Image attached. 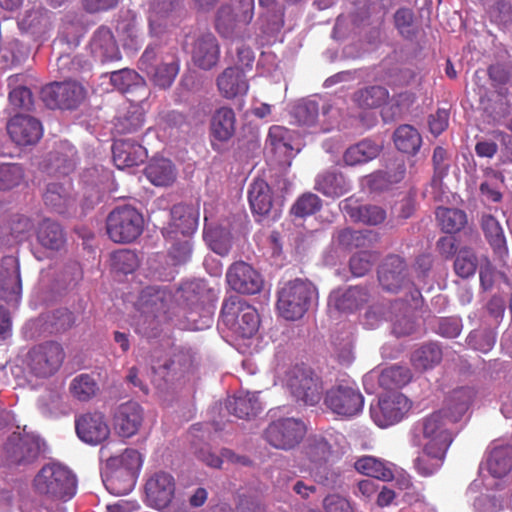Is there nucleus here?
<instances>
[{
    "mask_svg": "<svg viewBox=\"0 0 512 512\" xmlns=\"http://www.w3.org/2000/svg\"><path fill=\"white\" fill-rule=\"evenodd\" d=\"M172 302L173 295L166 287L145 288L137 302V331L148 337L155 336L159 324L170 318Z\"/></svg>",
    "mask_w": 512,
    "mask_h": 512,
    "instance_id": "f257e3e1",
    "label": "nucleus"
},
{
    "mask_svg": "<svg viewBox=\"0 0 512 512\" xmlns=\"http://www.w3.org/2000/svg\"><path fill=\"white\" fill-rule=\"evenodd\" d=\"M445 410H438L416 423L411 431L412 445L446 453L453 441L455 421Z\"/></svg>",
    "mask_w": 512,
    "mask_h": 512,
    "instance_id": "f03ea898",
    "label": "nucleus"
},
{
    "mask_svg": "<svg viewBox=\"0 0 512 512\" xmlns=\"http://www.w3.org/2000/svg\"><path fill=\"white\" fill-rule=\"evenodd\" d=\"M276 377L290 391L296 401L314 406L322 398L323 383L309 367L294 365L287 368L277 367Z\"/></svg>",
    "mask_w": 512,
    "mask_h": 512,
    "instance_id": "7ed1b4c3",
    "label": "nucleus"
},
{
    "mask_svg": "<svg viewBox=\"0 0 512 512\" xmlns=\"http://www.w3.org/2000/svg\"><path fill=\"white\" fill-rule=\"evenodd\" d=\"M37 491L48 497L61 501L70 500L77 489V482L72 472L60 464L44 466L34 480Z\"/></svg>",
    "mask_w": 512,
    "mask_h": 512,
    "instance_id": "20e7f679",
    "label": "nucleus"
},
{
    "mask_svg": "<svg viewBox=\"0 0 512 512\" xmlns=\"http://www.w3.org/2000/svg\"><path fill=\"white\" fill-rule=\"evenodd\" d=\"M316 290L309 281L296 279L286 283L278 292L277 309L286 320L295 321L307 312Z\"/></svg>",
    "mask_w": 512,
    "mask_h": 512,
    "instance_id": "39448f33",
    "label": "nucleus"
},
{
    "mask_svg": "<svg viewBox=\"0 0 512 512\" xmlns=\"http://www.w3.org/2000/svg\"><path fill=\"white\" fill-rule=\"evenodd\" d=\"M221 322L235 335L242 338L252 337L259 328V316L256 309L239 296H230L225 299L221 310Z\"/></svg>",
    "mask_w": 512,
    "mask_h": 512,
    "instance_id": "423d86ee",
    "label": "nucleus"
},
{
    "mask_svg": "<svg viewBox=\"0 0 512 512\" xmlns=\"http://www.w3.org/2000/svg\"><path fill=\"white\" fill-rule=\"evenodd\" d=\"M144 219L140 212L129 205L113 209L107 217V233L115 243H129L143 231Z\"/></svg>",
    "mask_w": 512,
    "mask_h": 512,
    "instance_id": "0eeeda50",
    "label": "nucleus"
},
{
    "mask_svg": "<svg viewBox=\"0 0 512 512\" xmlns=\"http://www.w3.org/2000/svg\"><path fill=\"white\" fill-rule=\"evenodd\" d=\"M411 408L409 399L400 392L381 395L370 405V417L379 428H388L404 419Z\"/></svg>",
    "mask_w": 512,
    "mask_h": 512,
    "instance_id": "6e6552de",
    "label": "nucleus"
},
{
    "mask_svg": "<svg viewBox=\"0 0 512 512\" xmlns=\"http://www.w3.org/2000/svg\"><path fill=\"white\" fill-rule=\"evenodd\" d=\"M64 351L56 342H46L34 346L28 353L27 365L29 374L36 379H47L61 367Z\"/></svg>",
    "mask_w": 512,
    "mask_h": 512,
    "instance_id": "1a4fd4ad",
    "label": "nucleus"
},
{
    "mask_svg": "<svg viewBox=\"0 0 512 512\" xmlns=\"http://www.w3.org/2000/svg\"><path fill=\"white\" fill-rule=\"evenodd\" d=\"M324 404L334 414L353 417L362 411L364 397L353 384L341 383L326 392Z\"/></svg>",
    "mask_w": 512,
    "mask_h": 512,
    "instance_id": "9d476101",
    "label": "nucleus"
},
{
    "mask_svg": "<svg viewBox=\"0 0 512 512\" xmlns=\"http://www.w3.org/2000/svg\"><path fill=\"white\" fill-rule=\"evenodd\" d=\"M145 502L149 507L164 511L171 509L175 498L176 481L165 471L152 473L145 483Z\"/></svg>",
    "mask_w": 512,
    "mask_h": 512,
    "instance_id": "9b49d317",
    "label": "nucleus"
},
{
    "mask_svg": "<svg viewBox=\"0 0 512 512\" xmlns=\"http://www.w3.org/2000/svg\"><path fill=\"white\" fill-rule=\"evenodd\" d=\"M85 97V90L75 81L54 82L41 90V98L45 105L51 109H73Z\"/></svg>",
    "mask_w": 512,
    "mask_h": 512,
    "instance_id": "f8f14e48",
    "label": "nucleus"
},
{
    "mask_svg": "<svg viewBox=\"0 0 512 512\" xmlns=\"http://www.w3.org/2000/svg\"><path fill=\"white\" fill-rule=\"evenodd\" d=\"M213 306L205 304L197 294L185 295V302L176 308L174 315L182 319L183 329L204 330L213 323Z\"/></svg>",
    "mask_w": 512,
    "mask_h": 512,
    "instance_id": "ddd939ff",
    "label": "nucleus"
},
{
    "mask_svg": "<svg viewBox=\"0 0 512 512\" xmlns=\"http://www.w3.org/2000/svg\"><path fill=\"white\" fill-rule=\"evenodd\" d=\"M305 432L304 423L290 417L273 421L266 429L265 436L273 447L287 450L299 444Z\"/></svg>",
    "mask_w": 512,
    "mask_h": 512,
    "instance_id": "4468645a",
    "label": "nucleus"
},
{
    "mask_svg": "<svg viewBox=\"0 0 512 512\" xmlns=\"http://www.w3.org/2000/svg\"><path fill=\"white\" fill-rule=\"evenodd\" d=\"M7 132L11 140L20 146L36 144L43 134L42 124L38 119L26 114H17L7 122Z\"/></svg>",
    "mask_w": 512,
    "mask_h": 512,
    "instance_id": "2eb2a0df",
    "label": "nucleus"
},
{
    "mask_svg": "<svg viewBox=\"0 0 512 512\" xmlns=\"http://www.w3.org/2000/svg\"><path fill=\"white\" fill-rule=\"evenodd\" d=\"M170 216V222L162 232L166 239H176L178 235L189 237L197 228L199 212L192 206L175 205Z\"/></svg>",
    "mask_w": 512,
    "mask_h": 512,
    "instance_id": "dca6fc26",
    "label": "nucleus"
},
{
    "mask_svg": "<svg viewBox=\"0 0 512 512\" xmlns=\"http://www.w3.org/2000/svg\"><path fill=\"white\" fill-rule=\"evenodd\" d=\"M226 279L233 290L242 294H256L263 285L260 274L243 261L235 262L229 267Z\"/></svg>",
    "mask_w": 512,
    "mask_h": 512,
    "instance_id": "f3484780",
    "label": "nucleus"
},
{
    "mask_svg": "<svg viewBox=\"0 0 512 512\" xmlns=\"http://www.w3.org/2000/svg\"><path fill=\"white\" fill-rule=\"evenodd\" d=\"M144 421L143 408L133 401L120 404L113 416L115 432L123 438H130L137 434Z\"/></svg>",
    "mask_w": 512,
    "mask_h": 512,
    "instance_id": "a211bd4d",
    "label": "nucleus"
},
{
    "mask_svg": "<svg viewBox=\"0 0 512 512\" xmlns=\"http://www.w3.org/2000/svg\"><path fill=\"white\" fill-rule=\"evenodd\" d=\"M267 141L274 153L278 155L280 162L288 166L291 164V159L301 150L299 138L293 131L283 126H272L269 129Z\"/></svg>",
    "mask_w": 512,
    "mask_h": 512,
    "instance_id": "6ab92c4d",
    "label": "nucleus"
},
{
    "mask_svg": "<svg viewBox=\"0 0 512 512\" xmlns=\"http://www.w3.org/2000/svg\"><path fill=\"white\" fill-rule=\"evenodd\" d=\"M75 429L79 439L89 445H98L108 438L110 428L101 413H87L76 419Z\"/></svg>",
    "mask_w": 512,
    "mask_h": 512,
    "instance_id": "aec40b11",
    "label": "nucleus"
},
{
    "mask_svg": "<svg viewBox=\"0 0 512 512\" xmlns=\"http://www.w3.org/2000/svg\"><path fill=\"white\" fill-rule=\"evenodd\" d=\"M344 436L336 432L316 435L308 439L305 447L307 458L313 463L327 461L330 456L340 453Z\"/></svg>",
    "mask_w": 512,
    "mask_h": 512,
    "instance_id": "412c9836",
    "label": "nucleus"
},
{
    "mask_svg": "<svg viewBox=\"0 0 512 512\" xmlns=\"http://www.w3.org/2000/svg\"><path fill=\"white\" fill-rule=\"evenodd\" d=\"M22 292L20 266L16 257L6 256L0 262V297L5 301H18Z\"/></svg>",
    "mask_w": 512,
    "mask_h": 512,
    "instance_id": "4be33fe9",
    "label": "nucleus"
},
{
    "mask_svg": "<svg viewBox=\"0 0 512 512\" xmlns=\"http://www.w3.org/2000/svg\"><path fill=\"white\" fill-rule=\"evenodd\" d=\"M485 468L495 479H503V483L512 481V446L494 444L488 451Z\"/></svg>",
    "mask_w": 512,
    "mask_h": 512,
    "instance_id": "5701e85b",
    "label": "nucleus"
},
{
    "mask_svg": "<svg viewBox=\"0 0 512 512\" xmlns=\"http://www.w3.org/2000/svg\"><path fill=\"white\" fill-rule=\"evenodd\" d=\"M111 84L122 93L136 94L129 99L131 102L141 103L149 96V90L144 79L134 70L121 69L110 74Z\"/></svg>",
    "mask_w": 512,
    "mask_h": 512,
    "instance_id": "b1692460",
    "label": "nucleus"
},
{
    "mask_svg": "<svg viewBox=\"0 0 512 512\" xmlns=\"http://www.w3.org/2000/svg\"><path fill=\"white\" fill-rule=\"evenodd\" d=\"M406 266L399 256H389L385 259L378 271L379 283L389 292H397L407 282Z\"/></svg>",
    "mask_w": 512,
    "mask_h": 512,
    "instance_id": "393cba45",
    "label": "nucleus"
},
{
    "mask_svg": "<svg viewBox=\"0 0 512 512\" xmlns=\"http://www.w3.org/2000/svg\"><path fill=\"white\" fill-rule=\"evenodd\" d=\"M7 450L16 463H30L41 451V441L34 434L20 435L14 433L7 443Z\"/></svg>",
    "mask_w": 512,
    "mask_h": 512,
    "instance_id": "a878e982",
    "label": "nucleus"
},
{
    "mask_svg": "<svg viewBox=\"0 0 512 512\" xmlns=\"http://www.w3.org/2000/svg\"><path fill=\"white\" fill-rule=\"evenodd\" d=\"M180 0H153L149 11V27L153 35L161 34L174 23V17L180 9Z\"/></svg>",
    "mask_w": 512,
    "mask_h": 512,
    "instance_id": "bb28decb",
    "label": "nucleus"
},
{
    "mask_svg": "<svg viewBox=\"0 0 512 512\" xmlns=\"http://www.w3.org/2000/svg\"><path fill=\"white\" fill-rule=\"evenodd\" d=\"M113 161L117 168L137 166L147 157L146 149L130 139H118L112 146Z\"/></svg>",
    "mask_w": 512,
    "mask_h": 512,
    "instance_id": "cd10ccee",
    "label": "nucleus"
},
{
    "mask_svg": "<svg viewBox=\"0 0 512 512\" xmlns=\"http://www.w3.org/2000/svg\"><path fill=\"white\" fill-rule=\"evenodd\" d=\"M90 51L100 62L114 61L121 58L119 47L110 29L98 28L90 41Z\"/></svg>",
    "mask_w": 512,
    "mask_h": 512,
    "instance_id": "c85d7f7f",
    "label": "nucleus"
},
{
    "mask_svg": "<svg viewBox=\"0 0 512 512\" xmlns=\"http://www.w3.org/2000/svg\"><path fill=\"white\" fill-rule=\"evenodd\" d=\"M217 87L220 94L227 99L245 95L249 84L244 69L238 66L226 68L217 78Z\"/></svg>",
    "mask_w": 512,
    "mask_h": 512,
    "instance_id": "c756f323",
    "label": "nucleus"
},
{
    "mask_svg": "<svg viewBox=\"0 0 512 512\" xmlns=\"http://www.w3.org/2000/svg\"><path fill=\"white\" fill-rule=\"evenodd\" d=\"M219 56V45L213 34H204L195 41L192 59L198 67L205 70L212 68L217 64Z\"/></svg>",
    "mask_w": 512,
    "mask_h": 512,
    "instance_id": "7c9ffc66",
    "label": "nucleus"
},
{
    "mask_svg": "<svg viewBox=\"0 0 512 512\" xmlns=\"http://www.w3.org/2000/svg\"><path fill=\"white\" fill-rule=\"evenodd\" d=\"M19 28L36 39L44 37L53 27L52 14L44 8L27 10L18 22Z\"/></svg>",
    "mask_w": 512,
    "mask_h": 512,
    "instance_id": "2f4dec72",
    "label": "nucleus"
},
{
    "mask_svg": "<svg viewBox=\"0 0 512 512\" xmlns=\"http://www.w3.org/2000/svg\"><path fill=\"white\" fill-rule=\"evenodd\" d=\"M368 300V293L361 287L336 290L329 296L328 305L341 312H352Z\"/></svg>",
    "mask_w": 512,
    "mask_h": 512,
    "instance_id": "473e14b6",
    "label": "nucleus"
},
{
    "mask_svg": "<svg viewBox=\"0 0 512 512\" xmlns=\"http://www.w3.org/2000/svg\"><path fill=\"white\" fill-rule=\"evenodd\" d=\"M240 7L235 11L231 6H223L218 11L217 29L220 33H228L234 23H247L252 18L254 0H240Z\"/></svg>",
    "mask_w": 512,
    "mask_h": 512,
    "instance_id": "72a5a7b5",
    "label": "nucleus"
},
{
    "mask_svg": "<svg viewBox=\"0 0 512 512\" xmlns=\"http://www.w3.org/2000/svg\"><path fill=\"white\" fill-rule=\"evenodd\" d=\"M340 209L354 221L367 225H378L386 218V212L381 207L374 205L356 206L351 199L341 201Z\"/></svg>",
    "mask_w": 512,
    "mask_h": 512,
    "instance_id": "f704fd0d",
    "label": "nucleus"
},
{
    "mask_svg": "<svg viewBox=\"0 0 512 512\" xmlns=\"http://www.w3.org/2000/svg\"><path fill=\"white\" fill-rule=\"evenodd\" d=\"M474 397L475 391L471 387L454 389L447 397L441 410H445L444 414H447L450 419L457 423L468 411Z\"/></svg>",
    "mask_w": 512,
    "mask_h": 512,
    "instance_id": "c9c22d12",
    "label": "nucleus"
},
{
    "mask_svg": "<svg viewBox=\"0 0 512 512\" xmlns=\"http://www.w3.org/2000/svg\"><path fill=\"white\" fill-rule=\"evenodd\" d=\"M258 395V392L240 391L227 401L226 407L230 413L238 418L255 416L262 410Z\"/></svg>",
    "mask_w": 512,
    "mask_h": 512,
    "instance_id": "e433bc0d",
    "label": "nucleus"
},
{
    "mask_svg": "<svg viewBox=\"0 0 512 512\" xmlns=\"http://www.w3.org/2000/svg\"><path fill=\"white\" fill-rule=\"evenodd\" d=\"M103 483L109 493L122 496L130 493L135 487L138 475L117 469H108L102 473Z\"/></svg>",
    "mask_w": 512,
    "mask_h": 512,
    "instance_id": "4c0bfd02",
    "label": "nucleus"
},
{
    "mask_svg": "<svg viewBox=\"0 0 512 512\" xmlns=\"http://www.w3.org/2000/svg\"><path fill=\"white\" fill-rule=\"evenodd\" d=\"M235 124L236 118L233 109L220 107L212 115L211 134L218 141H228L235 133Z\"/></svg>",
    "mask_w": 512,
    "mask_h": 512,
    "instance_id": "58836bf2",
    "label": "nucleus"
},
{
    "mask_svg": "<svg viewBox=\"0 0 512 512\" xmlns=\"http://www.w3.org/2000/svg\"><path fill=\"white\" fill-rule=\"evenodd\" d=\"M248 199L252 211L259 216L268 215L272 211V195L269 185L263 179L252 182Z\"/></svg>",
    "mask_w": 512,
    "mask_h": 512,
    "instance_id": "ea45409f",
    "label": "nucleus"
},
{
    "mask_svg": "<svg viewBox=\"0 0 512 512\" xmlns=\"http://www.w3.org/2000/svg\"><path fill=\"white\" fill-rule=\"evenodd\" d=\"M148 180L155 186H168L176 179V169L166 158H154L145 169Z\"/></svg>",
    "mask_w": 512,
    "mask_h": 512,
    "instance_id": "a19ab883",
    "label": "nucleus"
},
{
    "mask_svg": "<svg viewBox=\"0 0 512 512\" xmlns=\"http://www.w3.org/2000/svg\"><path fill=\"white\" fill-rule=\"evenodd\" d=\"M354 467L358 472L378 480L390 481L394 478L393 465L373 456L357 459Z\"/></svg>",
    "mask_w": 512,
    "mask_h": 512,
    "instance_id": "79ce46f5",
    "label": "nucleus"
},
{
    "mask_svg": "<svg viewBox=\"0 0 512 512\" xmlns=\"http://www.w3.org/2000/svg\"><path fill=\"white\" fill-rule=\"evenodd\" d=\"M405 175L403 160H395L386 171H378L367 177L366 182L372 190H384L391 184L400 182Z\"/></svg>",
    "mask_w": 512,
    "mask_h": 512,
    "instance_id": "37998d69",
    "label": "nucleus"
},
{
    "mask_svg": "<svg viewBox=\"0 0 512 512\" xmlns=\"http://www.w3.org/2000/svg\"><path fill=\"white\" fill-rule=\"evenodd\" d=\"M315 188L325 196L335 198L349 192L351 184L342 174L323 173L316 178Z\"/></svg>",
    "mask_w": 512,
    "mask_h": 512,
    "instance_id": "c03bdc74",
    "label": "nucleus"
},
{
    "mask_svg": "<svg viewBox=\"0 0 512 512\" xmlns=\"http://www.w3.org/2000/svg\"><path fill=\"white\" fill-rule=\"evenodd\" d=\"M37 240L41 246L49 250H59L65 243L62 228L50 219H44L36 232Z\"/></svg>",
    "mask_w": 512,
    "mask_h": 512,
    "instance_id": "a18cd8bd",
    "label": "nucleus"
},
{
    "mask_svg": "<svg viewBox=\"0 0 512 512\" xmlns=\"http://www.w3.org/2000/svg\"><path fill=\"white\" fill-rule=\"evenodd\" d=\"M481 226L484 235L493 250L500 256L506 254V238L499 221L490 214H484L481 219Z\"/></svg>",
    "mask_w": 512,
    "mask_h": 512,
    "instance_id": "49530a36",
    "label": "nucleus"
},
{
    "mask_svg": "<svg viewBox=\"0 0 512 512\" xmlns=\"http://www.w3.org/2000/svg\"><path fill=\"white\" fill-rule=\"evenodd\" d=\"M24 76L12 75L8 78L10 105L15 109L30 110L34 105V98L29 88L23 85Z\"/></svg>",
    "mask_w": 512,
    "mask_h": 512,
    "instance_id": "de8ad7c7",
    "label": "nucleus"
},
{
    "mask_svg": "<svg viewBox=\"0 0 512 512\" xmlns=\"http://www.w3.org/2000/svg\"><path fill=\"white\" fill-rule=\"evenodd\" d=\"M380 146L371 140H363L349 147L343 156L346 165L354 166L366 163L378 156Z\"/></svg>",
    "mask_w": 512,
    "mask_h": 512,
    "instance_id": "09e8293b",
    "label": "nucleus"
},
{
    "mask_svg": "<svg viewBox=\"0 0 512 512\" xmlns=\"http://www.w3.org/2000/svg\"><path fill=\"white\" fill-rule=\"evenodd\" d=\"M421 448L422 451L414 460V468L419 475L429 477L442 467L446 453L427 447Z\"/></svg>",
    "mask_w": 512,
    "mask_h": 512,
    "instance_id": "8fccbe9b",
    "label": "nucleus"
},
{
    "mask_svg": "<svg viewBox=\"0 0 512 512\" xmlns=\"http://www.w3.org/2000/svg\"><path fill=\"white\" fill-rule=\"evenodd\" d=\"M394 143L399 151L407 154H415L422 145V137L416 128L404 124L395 130Z\"/></svg>",
    "mask_w": 512,
    "mask_h": 512,
    "instance_id": "3c124183",
    "label": "nucleus"
},
{
    "mask_svg": "<svg viewBox=\"0 0 512 512\" xmlns=\"http://www.w3.org/2000/svg\"><path fill=\"white\" fill-rule=\"evenodd\" d=\"M142 465L143 457L140 452L135 449H126L120 455L110 457L105 468L131 472L139 476Z\"/></svg>",
    "mask_w": 512,
    "mask_h": 512,
    "instance_id": "603ef678",
    "label": "nucleus"
},
{
    "mask_svg": "<svg viewBox=\"0 0 512 512\" xmlns=\"http://www.w3.org/2000/svg\"><path fill=\"white\" fill-rule=\"evenodd\" d=\"M442 359V350L437 343H427L416 349L411 361L418 370H428L440 363Z\"/></svg>",
    "mask_w": 512,
    "mask_h": 512,
    "instance_id": "864d4df0",
    "label": "nucleus"
},
{
    "mask_svg": "<svg viewBox=\"0 0 512 512\" xmlns=\"http://www.w3.org/2000/svg\"><path fill=\"white\" fill-rule=\"evenodd\" d=\"M204 240L209 248L220 256H226L231 249V234L222 226L211 227L206 224Z\"/></svg>",
    "mask_w": 512,
    "mask_h": 512,
    "instance_id": "5fc2aeb1",
    "label": "nucleus"
},
{
    "mask_svg": "<svg viewBox=\"0 0 512 512\" xmlns=\"http://www.w3.org/2000/svg\"><path fill=\"white\" fill-rule=\"evenodd\" d=\"M178 71V63L173 58H170L168 61L160 62L155 68L149 70L147 76L155 86L165 89L171 86Z\"/></svg>",
    "mask_w": 512,
    "mask_h": 512,
    "instance_id": "6e6d98bb",
    "label": "nucleus"
},
{
    "mask_svg": "<svg viewBox=\"0 0 512 512\" xmlns=\"http://www.w3.org/2000/svg\"><path fill=\"white\" fill-rule=\"evenodd\" d=\"M318 116L319 105L315 100L302 99L291 110V117L296 123L303 126H313L317 122Z\"/></svg>",
    "mask_w": 512,
    "mask_h": 512,
    "instance_id": "4d7b16f0",
    "label": "nucleus"
},
{
    "mask_svg": "<svg viewBox=\"0 0 512 512\" xmlns=\"http://www.w3.org/2000/svg\"><path fill=\"white\" fill-rule=\"evenodd\" d=\"M44 202L58 213H64L71 203L69 189L60 183H50L44 194Z\"/></svg>",
    "mask_w": 512,
    "mask_h": 512,
    "instance_id": "13d9d810",
    "label": "nucleus"
},
{
    "mask_svg": "<svg viewBox=\"0 0 512 512\" xmlns=\"http://www.w3.org/2000/svg\"><path fill=\"white\" fill-rule=\"evenodd\" d=\"M412 374L407 367L392 365L383 369L379 376V385L383 388L402 387L410 382Z\"/></svg>",
    "mask_w": 512,
    "mask_h": 512,
    "instance_id": "bf43d9fd",
    "label": "nucleus"
},
{
    "mask_svg": "<svg viewBox=\"0 0 512 512\" xmlns=\"http://www.w3.org/2000/svg\"><path fill=\"white\" fill-rule=\"evenodd\" d=\"M436 216L442 230L449 234L459 231L467 222L466 214L454 208L439 207Z\"/></svg>",
    "mask_w": 512,
    "mask_h": 512,
    "instance_id": "052dcab7",
    "label": "nucleus"
},
{
    "mask_svg": "<svg viewBox=\"0 0 512 512\" xmlns=\"http://www.w3.org/2000/svg\"><path fill=\"white\" fill-rule=\"evenodd\" d=\"M144 124V109L136 105H131L129 110L117 118L115 128L119 133H133L138 131Z\"/></svg>",
    "mask_w": 512,
    "mask_h": 512,
    "instance_id": "680f3d73",
    "label": "nucleus"
},
{
    "mask_svg": "<svg viewBox=\"0 0 512 512\" xmlns=\"http://www.w3.org/2000/svg\"><path fill=\"white\" fill-rule=\"evenodd\" d=\"M70 392L79 401H88L94 397L99 388L94 378L88 374H80L72 379Z\"/></svg>",
    "mask_w": 512,
    "mask_h": 512,
    "instance_id": "e2e57ef3",
    "label": "nucleus"
},
{
    "mask_svg": "<svg viewBox=\"0 0 512 512\" xmlns=\"http://www.w3.org/2000/svg\"><path fill=\"white\" fill-rule=\"evenodd\" d=\"M511 489L496 495L494 493L481 494L474 500L473 506L477 512H499L507 504Z\"/></svg>",
    "mask_w": 512,
    "mask_h": 512,
    "instance_id": "0e129e2a",
    "label": "nucleus"
},
{
    "mask_svg": "<svg viewBox=\"0 0 512 512\" xmlns=\"http://www.w3.org/2000/svg\"><path fill=\"white\" fill-rule=\"evenodd\" d=\"M389 93L382 86H371L358 91L355 94V101L361 107L375 108L386 102Z\"/></svg>",
    "mask_w": 512,
    "mask_h": 512,
    "instance_id": "69168bd1",
    "label": "nucleus"
},
{
    "mask_svg": "<svg viewBox=\"0 0 512 512\" xmlns=\"http://www.w3.org/2000/svg\"><path fill=\"white\" fill-rule=\"evenodd\" d=\"M24 170L18 164L0 165V191L11 190L24 181Z\"/></svg>",
    "mask_w": 512,
    "mask_h": 512,
    "instance_id": "338daca9",
    "label": "nucleus"
},
{
    "mask_svg": "<svg viewBox=\"0 0 512 512\" xmlns=\"http://www.w3.org/2000/svg\"><path fill=\"white\" fill-rule=\"evenodd\" d=\"M112 267L114 270L128 274L139 265L136 253L128 249H121L112 254Z\"/></svg>",
    "mask_w": 512,
    "mask_h": 512,
    "instance_id": "774afa93",
    "label": "nucleus"
}]
</instances>
